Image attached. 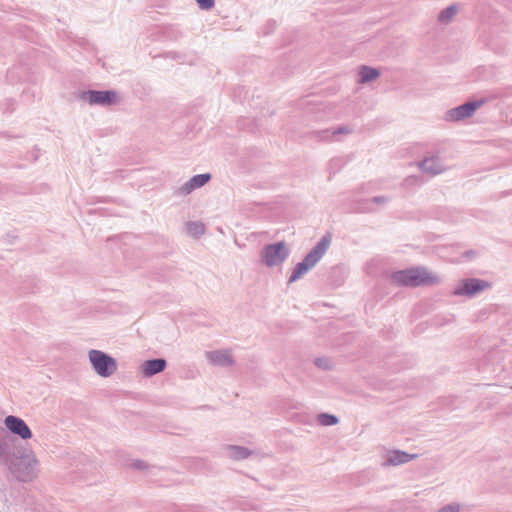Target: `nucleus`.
<instances>
[{"mask_svg": "<svg viewBox=\"0 0 512 512\" xmlns=\"http://www.w3.org/2000/svg\"><path fill=\"white\" fill-rule=\"evenodd\" d=\"M391 280L398 286L418 287L439 283V277L430 273L424 267H414L396 271L392 274Z\"/></svg>", "mask_w": 512, "mask_h": 512, "instance_id": "obj_1", "label": "nucleus"}, {"mask_svg": "<svg viewBox=\"0 0 512 512\" xmlns=\"http://www.w3.org/2000/svg\"><path fill=\"white\" fill-rule=\"evenodd\" d=\"M331 244V236L324 235L312 250L299 262L288 279V283H293L300 279L310 269H312L324 256Z\"/></svg>", "mask_w": 512, "mask_h": 512, "instance_id": "obj_2", "label": "nucleus"}, {"mask_svg": "<svg viewBox=\"0 0 512 512\" xmlns=\"http://www.w3.org/2000/svg\"><path fill=\"white\" fill-rule=\"evenodd\" d=\"M37 459L33 455H21L11 458L9 470L20 482H30L37 476Z\"/></svg>", "mask_w": 512, "mask_h": 512, "instance_id": "obj_3", "label": "nucleus"}, {"mask_svg": "<svg viewBox=\"0 0 512 512\" xmlns=\"http://www.w3.org/2000/svg\"><path fill=\"white\" fill-rule=\"evenodd\" d=\"M289 255L290 250L284 241L267 244L260 253L261 261L267 267L280 266Z\"/></svg>", "mask_w": 512, "mask_h": 512, "instance_id": "obj_4", "label": "nucleus"}, {"mask_svg": "<svg viewBox=\"0 0 512 512\" xmlns=\"http://www.w3.org/2000/svg\"><path fill=\"white\" fill-rule=\"evenodd\" d=\"M90 363L95 372L101 377H110L117 370L116 360L100 350H90L88 353Z\"/></svg>", "mask_w": 512, "mask_h": 512, "instance_id": "obj_5", "label": "nucleus"}, {"mask_svg": "<svg viewBox=\"0 0 512 512\" xmlns=\"http://www.w3.org/2000/svg\"><path fill=\"white\" fill-rule=\"evenodd\" d=\"M79 98L90 105L111 106L117 103L118 96L113 90H87L80 93Z\"/></svg>", "mask_w": 512, "mask_h": 512, "instance_id": "obj_6", "label": "nucleus"}, {"mask_svg": "<svg viewBox=\"0 0 512 512\" xmlns=\"http://www.w3.org/2000/svg\"><path fill=\"white\" fill-rule=\"evenodd\" d=\"M484 100L469 101L446 112L445 119L450 122H458L471 117L475 111L484 104Z\"/></svg>", "mask_w": 512, "mask_h": 512, "instance_id": "obj_7", "label": "nucleus"}, {"mask_svg": "<svg viewBox=\"0 0 512 512\" xmlns=\"http://www.w3.org/2000/svg\"><path fill=\"white\" fill-rule=\"evenodd\" d=\"M490 287V283L477 278H467L462 280L454 289L456 296H467L469 298Z\"/></svg>", "mask_w": 512, "mask_h": 512, "instance_id": "obj_8", "label": "nucleus"}, {"mask_svg": "<svg viewBox=\"0 0 512 512\" xmlns=\"http://www.w3.org/2000/svg\"><path fill=\"white\" fill-rule=\"evenodd\" d=\"M4 424L12 434L19 436L22 440L32 438L31 429L20 417L9 415L4 419Z\"/></svg>", "mask_w": 512, "mask_h": 512, "instance_id": "obj_9", "label": "nucleus"}, {"mask_svg": "<svg viewBox=\"0 0 512 512\" xmlns=\"http://www.w3.org/2000/svg\"><path fill=\"white\" fill-rule=\"evenodd\" d=\"M417 165L421 171L430 175H437L445 171L438 154L426 155Z\"/></svg>", "mask_w": 512, "mask_h": 512, "instance_id": "obj_10", "label": "nucleus"}, {"mask_svg": "<svg viewBox=\"0 0 512 512\" xmlns=\"http://www.w3.org/2000/svg\"><path fill=\"white\" fill-rule=\"evenodd\" d=\"M415 458H417V454H409L401 450H390L387 451L382 466H398L408 463L411 460H414Z\"/></svg>", "mask_w": 512, "mask_h": 512, "instance_id": "obj_11", "label": "nucleus"}, {"mask_svg": "<svg viewBox=\"0 0 512 512\" xmlns=\"http://www.w3.org/2000/svg\"><path fill=\"white\" fill-rule=\"evenodd\" d=\"M205 355L209 363L213 366L229 367L235 363L229 350L208 351Z\"/></svg>", "mask_w": 512, "mask_h": 512, "instance_id": "obj_12", "label": "nucleus"}, {"mask_svg": "<svg viewBox=\"0 0 512 512\" xmlns=\"http://www.w3.org/2000/svg\"><path fill=\"white\" fill-rule=\"evenodd\" d=\"M167 366V362L163 358H155L146 360L142 364V373L145 377L154 376L162 372Z\"/></svg>", "mask_w": 512, "mask_h": 512, "instance_id": "obj_13", "label": "nucleus"}, {"mask_svg": "<svg viewBox=\"0 0 512 512\" xmlns=\"http://www.w3.org/2000/svg\"><path fill=\"white\" fill-rule=\"evenodd\" d=\"M358 74H359L358 83L365 84V83L371 82L373 80H376L379 77L380 72L376 68L362 65L359 68Z\"/></svg>", "mask_w": 512, "mask_h": 512, "instance_id": "obj_14", "label": "nucleus"}, {"mask_svg": "<svg viewBox=\"0 0 512 512\" xmlns=\"http://www.w3.org/2000/svg\"><path fill=\"white\" fill-rule=\"evenodd\" d=\"M227 454L231 459L243 460L250 456L251 451L243 446L230 445L226 448Z\"/></svg>", "mask_w": 512, "mask_h": 512, "instance_id": "obj_15", "label": "nucleus"}, {"mask_svg": "<svg viewBox=\"0 0 512 512\" xmlns=\"http://www.w3.org/2000/svg\"><path fill=\"white\" fill-rule=\"evenodd\" d=\"M187 232L193 237H200L205 233V225L199 221H189L186 223Z\"/></svg>", "mask_w": 512, "mask_h": 512, "instance_id": "obj_16", "label": "nucleus"}, {"mask_svg": "<svg viewBox=\"0 0 512 512\" xmlns=\"http://www.w3.org/2000/svg\"><path fill=\"white\" fill-rule=\"evenodd\" d=\"M458 8L455 4H452L443 9L438 15V21L441 23H449L451 19L457 14Z\"/></svg>", "mask_w": 512, "mask_h": 512, "instance_id": "obj_17", "label": "nucleus"}, {"mask_svg": "<svg viewBox=\"0 0 512 512\" xmlns=\"http://www.w3.org/2000/svg\"><path fill=\"white\" fill-rule=\"evenodd\" d=\"M211 179V175L209 173L198 174L193 176L190 181L195 189L204 186Z\"/></svg>", "mask_w": 512, "mask_h": 512, "instance_id": "obj_18", "label": "nucleus"}, {"mask_svg": "<svg viewBox=\"0 0 512 512\" xmlns=\"http://www.w3.org/2000/svg\"><path fill=\"white\" fill-rule=\"evenodd\" d=\"M318 421L323 426H333L339 422L338 418L335 415L328 413L319 414Z\"/></svg>", "mask_w": 512, "mask_h": 512, "instance_id": "obj_19", "label": "nucleus"}, {"mask_svg": "<svg viewBox=\"0 0 512 512\" xmlns=\"http://www.w3.org/2000/svg\"><path fill=\"white\" fill-rule=\"evenodd\" d=\"M461 509V505L456 502L449 503L440 509L437 510V512H459Z\"/></svg>", "mask_w": 512, "mask_h": 512, "instance_id": "obj_20", "label": "nucleus"}, {"mask_svg": "<svg viewBox=\"0 0 512 512\" xmlns=\"http://www.w3.org/2000/svg\"><path fill=\"white\" fill-rule=\"evenodd\" d=\"M200 9L209 10L214 7V0H196Z\"/></svg>", "mask_w": 512, "mask_h": 512, "instance_id": "obj_21", "label": "nucleus"}, {"mask_svg": "<svg viewBox=\"0 0 512 512\" xmlns=\"http://www.w3.org/2000/svg\"><path fill=\"white\" fill-rule=\"evenodd\" d=\"M314 363L317 367L321 369H330V361L327 358H317Z\"/></svg>", "mask_w": 512, "mask_h": 512, "instance_id": "obj_22", "label": "nucleus"}, {"mask_svg": "<svg viewBox=\"0 0 512 512\" xmlns=\"http://www.w3.org/2000/svg\"><path fill=\"white\" fill-rule=\"evenodd\" d=\"M193 190H195L194 186L191 184V181H187L184 185H182L179 189V192L183 195L190 194Z\"/></svg>", "mask_w": 512, "mask_h": 512, "instance_id": "obj_23", "label": "nucleus"}, {"mask_svg": "<svg viewBox=\"0 0 512 512\" xmlns=\"http://www.w3.org/2000/svg\"><path fill=\"white\" fill-rule=\"evenodd\" d=\"M352 130L346 126L339 127L331 132V135H338V134H349Z\"/></svg>", "mask_w": 512, "mask_h": 512, "instance_id": "obj_24", "label": "nucleus"}, {"mask_svg": "<svg viewBox=\"0 0 512 512\" xmlns=\"http://www.w3.org/2000/svg\"><path fill=\"white\" fill-rule=\"evenodd\" d=\"M132 466L139 470H144L148 467V464L143 460H136Z\"/></svg>", "mask_w": 512, "mask_h": 512, "instance_id": "obj_25", "label": "nucleus"}, {"mask_svg": "<svg viewBox=\"0 0 512 512\" xmlns=\"http://www.w3.org/2000/svg\"><path fill=\"white\" fill-rule=\"evenodd\" d=\"M372 202L375 204H385L388 202V198L386 196H375L372 198Z\"/></svg>", "mask_w": 512, "mask_h": 512, "instance_id": "obj_26", "label": "nucleus"}]
</instances>
